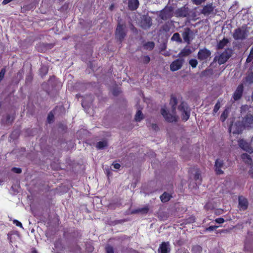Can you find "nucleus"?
I'll list each match as a JSON object with an SVG mask.
<instances>
[{"mask_svg": "<svg viewBox=\"0 0 253 253\" xmlns=\"http://www.w3.org/2000/svg\"><path fill=\"white\" fill-rule=\"evenodd\" d=\"M211 51L206 48L200 49L198 52L197 57L200 61H206L211 57Z\"/></svg>", "mask_w": 253, "mask_h": 253, "instance_id": "5", "label": "nucleus"}, {"mask_svg": "<svg viewBox=\"0 0 253 253\" xmlns=\"http://www.w3.org/2000/svg\"><path fill=\"white\" fill-rule=\"evenodd\" d=\"M170 245L169 242H163L159 248V253H169L170 252Z\"/></svg>", "mask_w": 253, "mask_h": 253, "instance_id": "13", "label": "nucleus"}, {"mask_svg": "<svg viewBox=\"0 0 253 253\" xmlns=\"http://www.w3.org/2000/svg\"><path fill=\"white\" fill-rule=\"evenodd\" d=\"M253 60V46L251 48L250 53L246 59V62L250 63Z\"/></svg>", "mask_w": 253, "mask_h": 253, "instance_id": "31", "label": "nucleus"}, {"mask_svg": "<svg viewBox=\"0 0 253 253\" xmlns=\"http://www.w3.org/2000/svg\"><path fill=\"white\" fill-rule=\"evenodd\" d=\"M177 104V100L175 97L171 96L169 102V105L171 108V113L166 110L165 107L161 109V113L165 118V120L168 122H173L176 121V117L175 115L176 106Z\"/></svg>", "mask_w": 253, "mask_h": 253, "instance_id": "2", "label": "nucleus"}, {"mask_svg": "<svg viewBox=\"0 0 253 253\" xmlns=\"http://www.w3.org/2000/svg\"><path fill=\"white\" fill-rule=\"evenodd\" d=\"M171 41H175L178 43L182 42V39L180 37V35L178 33H174L171 38Z\"/></svg>", "mask_w": 253, "mask_h": 253, "instance_id": "23", "label": "nucleus"}, {"mask_svg": "<svg viewBox=\"0 0 253 253\" xmlns=\"http://www.w3.org/2000/svg\"><path fill=\"white\" fill-rule=\"evenodd\" d=\"M193 35V31L189 28H184L182 33V36L184 42L187 44H190L193 39L192 36Z\"/></svg>", "mask_w": 253, "mask_h": 253, "instance_id": "7", "label": "nucleus"}, {"mask_svg": "<svg viewBox=\"0 0 253 253\" xmlns=\"http://www.w3.org/2000/svg\"><path fill=\"white\" fill-rule=\"evenodd\" d=\"M143 62L145 64L149 63L150 61V58L148 56H144L142 57Z\"/></svg>", "mask_w": 253, "mask_h": 253, "instance_id": "36", "label": "nucleus"}, {"mask_svg": "<svg viewBox=\"0 0 253 253\" xmlns=\"http://www.w3.org/2000/svg\"><path fill=\"white\" fill-rule=\"evenodd\" d=\"M173 14L172 9L171 7H166L162 10L159 14V17L164 20L170 18Z\"/></svg>", "mask_w": 253, "mask_h": 253, "instance_id": "6", "label": "nucleus"}, {"mask_svg": "<svg viewBox=\"0 0 253 253\" xmlns=\"http://www.w3.org/2000/svg\"><path fill=\"white\" fill-rule=\"evenodd\" d=\"M184 62L182 58H178L173 61L170 65V70L174 72L180 69Z\"/></svg>", "mask_w": 253, "mask_h": 253, "instance_id": "9", "label": "nucleus"}, {"mask_svg": "<svg viewBox=\"0 0 253 253\" xmlns=\"http://www.w3.org/2000/svg\"><path fill=\"white\" fill-rule=\"evenodd\" d=\"M214 7L212 3L208 4L203 7L202 13L205 15H209L213 13Z\"/></svg>", "mask_w": 253, "mask_h": 253, "instance_id": "14", "label": "nucleus"}, {"mask_svg": "<svg viewBox=\"0 0 253 253\" xmlns=\"http://www.w3.org/2000/svg\"><path fill=\"white\" fill-rule=\"evenodd\" d=\"M152 128L155 130H157L158 128V126L156 124L152 125Z\"/></svg>", "mask_w": 253, "mask_h": 253, "instance_id": "46", "label": "nucleus"}, {"mask_svg": "<svg viewBox=\"0 0 253 253\" xmlns=\"http://www.w3.org/2000/svg\"><path fill=\"white\" fill-rule=\"evenodd\" d=\"M152 20L150 17L145 18L141 22V26L144 29H149L152 25Z\"/></svg>", "mask_w": 253, "mask_h": 253, "instance_id": "20", "label": "nucleus"}, {"mask_svg": "<svg viewBox=\"0 0 253 253\" xmlns=\"http://www.w3.org/2000/svg\"><path fill=\"white\" fill-rule=\"evenodd\" d=\"M171 197V194L165 192L160 196V199L163 203H166L168 202Z\"/></svg>", "mask_w": 253, "mask_h": 253, "instance_id": "22", "label": "nucleus"}, {"mask_svg": "<svg viewBox=\"0 0 253 253\" xmlns=\"http://www.w3.org/2000/svg\"><path fill=\"white\" fill-rule=\"evenodd\" d=\"M115 35L116 38L119 40L120 42H122L126 35V32H125V28L123 25H121L120 24H118L116 30Z\"/></svg>", "mask_w": 253, "mask_h": 253, "instance_id": "8", "label": "nucleus"}, {"mask_svg": "<svg viewBox=\"0 0 253 253\" xmlns=\"http://www.w3.org/2000/svg\"><path fill=\"white\" fill-rule=\"evenodd\" d=\"M108 145L107 142L105 140L99 141L97 143L96 147L98 149H103Z\"/></svg>", "mask_w": 253, "mask_h": 253, "instance_id": "25", "label": "nucleus"}, {"mask_svg": "<svg viewBox=\"0 0 253 253\" xmlns=\"http://www.w3.org/2000/svg\"><path fill=\"white\" fill-rule=\"evenodd\" d=\"M12 170L17 173H20L22 171L21 169L19 168H14L12 169Z\"/></svg>", "mask_w": 253, "mask_h": 253, "instance_id": "42", "label": "nucleus"}, {"mask_svg": "<svg viewBox=\"0 0 253 253\" xmlns=\"http://www.w3.org/2000/svg\"><path fill=\"white\" fill-rule=\"evenodd\" d=\"M194 178L195 180H199L200 181H201V175L198 172H196V173H195Z\"/></svg>", "mask_w": 253, "mask_h": 253, "instance_id": "39", "label": "nucleus"}, {"mask_svg": "<svg viewBox=\"0 0 253 253\" xmlns=\"http://www.w3.org/2000/svg\"><path fill=\"white\" fill-rule=\"evenodd\" d=\"M249 174L251 175L252 177H253V169L250 170L249 171Z\"/></svg>", "mask_w": 253, "mask_h": 253, "instance_id": "47", "label": "nucleus"}, {"mask_svg": "<svg viewBox=\"0 0 253 253\" xmlns=\"http://www.w3.org/2000/svg\"><path fill=\"white\" fill-rule=\"evenodd\" d=\"M189 63L192 68H195L198 64V61L195 59H192L189 60Z\"/></svg>", "mask_w": 253, "mask_h": 253, "instance_id": "32", "label": "nucleus"}, {"mask_svg": "<svg viewBox=\"0 0 253 253\" xmlns=\"http://www.w3.org/2000/svg\"><path fill=\"white\" fill-rule=\"evenodd\" d=\"M187 220H188L187 223H192L195 221V218L193 216H191V217H189L187 219Z\"/></svg>", "mask_w": 253, "mask_h": 253, "instance_id": "43", "label": "nucleus"}, {"mask_svg": "<svg viewBox=\"0 0 253 253\" xmlns=\"http://www.w3.org/2000/svg\"><path fill=\"white\" fill-rule=\"evenodd\" d=\"M82 106H83V107H84V102H83V103H82Z\"/></svg>", "mask_w": 253, "mask_h": 253, "instance_id": "50", "label": "nucleus"}, {"mask_svg": "<svg viewBox=\"0 0 253 253\" xmlns=\"http://www.w3.org/2000/svg\"><path fill=\"white\" fill-rule=\"evenodd\" d=\"M143 115L140 110H138L135 116V120L137 122H140L143 119Z\"/></svg>", "mask_w": 253, "mask_h": 253, "instance_id": "27", "label": "nucleus"}, {"mask_svg": "<svg viewBox=\"0 0 253 253\" xmlns=\"http://www.w3.org/2000/svg\"><path fill=\"white\" fill-rule=\"evenodd\" d=\"M242 159L246 163L251 164L252 163V160L250 155L246 153L243 154L241 155Z\"/></svg>", "mask_w": 253, "mask_h": 253, "instance_id": "24", "label": "nucleus"}, {"mask_svg": "<svg viewBox=\"0 0 253 253\" xmlns=\"http://www.w3.org/2000/svg\"><path fill=\"white\" fill-rule=\"evenodd\" d=\"M239 145L240 147L243 150L251 153L253 152V150L249 147V145L247 142L244 140H240L239 141Z\"/></svg>", "mask_w": 253, "mask_h": 253, "instance_id": "16", "label": "nucleus"}, {"mask_svg": "<svg viewBox=\"0 0 253 253\" xmlns=\"http://www.w3.org/2000/svg\"><path fill=\"white\" fill-rule=\"evenodd\" d=\"M163 54L165 56H169V54L168 52L164 53Z\"/></svg>", "mask_w": 253, "mask_h": 253, "instance_id": "48", "label": "nucleus"}, {"mask_svg": "<svg viewBox=\"0 0 253 253\" xmlns=\"http://www.w3.org/2000/svg\"><path fill=\"white\" fill-rule=\"evenodd\" d=\"M192 53L191 49L188 47H184L178 54L177 57L181 58L183 57H186Z\"/></svg>", "mask_w": 253, "mask_h": 253, "instance_id": "18", "label": "nucleus"}, {"mask_svg": "<svg viewBox=\"0 0 253 253\" xmlns=\"http://www.w3.org/2000/svg\"><path fill=\"white\" fill-rule=\"evenodd\" d=\"M217 227H218L217 226H210V227L207 228L206 230V231H211L215 230Z\"/></svg>", "mask_w": 253, "mask_h": 253, "instance_id": "38", "label": "nucleus"}, {"mask_svg": "<svg viewBox=\"0 0 253 253\" xmlns=\"http://www.w3.org/2000/svg\"><path fill=\"white\" fill-rule=\"evenodd\" d=\"M188 10L187 8L185 7L177 9L175 12V14L176 16L181 17H186L188 15Z\"/></svg>", "mask_w": 253, "mask_h": 253, "instance_id": "15", "label": "nucleus"}, {"mask_svg": "<svg viewBox=\"0 0 253 253\" xmlns=\"http://www.w3.org/2000/svg\"><path fill=\"white\" fill-rule=\"evenodd\" d=\"M228 42V40L226 39H223L220 41L217 44V47L218 49H222Z\"/></svg>", "mask_w": 253, "mask_h": 253, "instance_id": "26", "label": "nucleus"}, {"mask_svg": "<svg viewBox=\"0 0 253 253\" xmlns=\"http://www.w3.org/2000/svg\"><path fill=\"white\" fill-rule=\"evenodd\" d=\"M220 107V102L219 101H218L215 105L214 107V109H213V113H216V112H217V111L219 110V108Z\"/></svg>", "mask_w": 253, "mask_h": 253, "instance_id": "34", "label": "nucleus"}, {"mask_svg": "<svg viewBox=\"0 0 253 253\" xmlns=\"http://www.w3.org/2000/svg\"><path fill=\"white\" fill-rule=\"evenodd\" d=\"M155 46V43L153 42H149L144 44V47L146 49L152 50Z\"/></svg>", "mask_w": 253, "mask_h": 253, "instance_id": "28", "label": "nucleus"}, {"mask_svg": "<svg viewBox=\"0 0 253 253\" xmlns=\"http://www.w3.org/2000/svg\"><path fill=\"white\" fill-rule=\"evenodd\" d=\"M251 106L248 105H242L240 108V112L242 116V126L246 128H253V113L248 112Z\"/></svg>", "mask_w": 253, "mask_h": 253, "instance_id": "1", "label": "nucleus"}, {"mask_svg": "<svg viewBox=\"0 0 253 253\" xmlns=\"http://www.w3.org/2000/svg\"><path fill=\"white\" fill-rule=\"evenodd\" d=\"M32 253H37V252L34 250L32 252Z\"/></svg>", "mask_w": 253, "mask_h": 253, "instance_id": "49", "label": "nucleus"}, {"mask_svg": "<svg viewBox=\"0 0 253 253\" xmlns=\"http://www.w3.org/2000/svg\"><path fill=\"white\" fill-rule=\"evenodd\" d=\"M13 223H14L17 226H19V227H22V223L20 222H19V221L17 220H15V219L14 220H13Z\"/></svg>", "mask_w": 253, "mask_h": 253, "instance_id": "41", "label": "nucleus"}, {"mask_svg": "<svg viewBox=\"0 0 253 253\" xmlns=\"http://www.w3.org/2000/svg\"><path fill=\"white\" fill-rule=\"evenodd\" d=\"M243 88L244 87L243 84H240L238 86L233 94V98L234 100H238L241 98L243 94Z\"/></svg>", "mask_w": 253, "mask_h": 253, "instance_id": "12", "label": "nucleus"}, {"mask_svg": "<svg viewBox=\"0 0 253 253\" xmlns=\"http://www.w3.org/2000/svg\"><path fill=\"white\" fill-rule=\"evenodd\" d=\"M239 205L242 210H246L248 206L247 200L244 197H240L239 198Z\"/></svg>", "mask_w": 253, "mask_h": 253, "instance_id": "17", "label": "nucleus"}, {"mask_svg": "<svg viewBox=\"0 0 253 253\" xmlns=\"http://www.w3.org/2000/svg\"><path fill=\"white\" fill-rule=\"evenodd\" d=\"M113 167L116 169H120L121 166L119 164L116 163L113 165Z\"/></svg>", "mask_w": 253, "mask_h": 253, "instance_id": "45", "label": "nucleus"}, {"mask_svg": "<svg viewBox=\"0 0 253 253\" xmlns=\"http://www.w3.org/2000/svg\"><path fill=\"white\" fill-rule=\"evenodd\" d=\"M106 251L107 253H114V249L110 246H108L106 247Z\"/></svg>", "mask_w": 253, "mask_h": 253, "instance_id": "37", "label": "nucleus"}, {"mask_svg": "<svg viewBox=\"0 0 253 253\" xmlns=\"http://www.w3.org/2000/svg\"><path fill=\"white\" fill-rule=\"evenodd\" d=\"M215 222L217 223H222L224 222V219L223 218H218L215 219Z\"/></svg>", "mask_w": 253, "mask_h": 253, "instance_id": "40", "label": "nucleus"}, {"mask_svg": "<svg viewBox=\"0 0 253 253\" xmlns=\"http://www.w3.org/2000/svg\"><path fill=\"white\" fill-rule=\"evenodd\" d=\"M205 0H193L194 3L197 5L201 4L202 2L204 1Z\"/></svg>", "mask_w": 253, "mask_h": 253, "instance_id": "44", "label": "nucleus"}, {"mask_svg": "<svg viewBox=\"0 0 253 253\" xmlns=\"http://www.w3.org/2000/svg\"><path fill=\"white\" fill-rule=\"evenodd\" d=\"M224 163L222 160L217 159L215 162V170L216 173L217 174H221L223 173V171L221 169L224 168Z\"/></svg>", "mask_w": 253, "mask_h": 253, "instance_id": "11", "label": "nucleus"}, {"mask_svg": "<svg viewBox=\"0 0 253 253\" xmlns=\"http://www.w3.org/2000/svg\"><path fill=\"white\" fill-rule=\"evenodd\" d=\"M232 50L231 49H226L221 54L216 55L213 62L211 65H212L214 62H217L219 65L225 63L231 56Z\"/></svg>", "mask_w": 253, "mask_h": 253, "instance_id": "3", "label": "nucleus"}, {"mask_svg": "<svg viewBox=\"0 0 253 253\" xmlns=\"http://www.w3.org/2000/svg\"><path fill=\"white\" fill-rule=\"evenodd\" d=\"M139 5L138 0H128V7L129 9L134 10L136 9Z\"/></svg>", "mask_w": 253, "mask_h": 253, "instance_id": "19", "label": "nucleus"}, {"mask_svg": "<svg viewBox=\"0 0 253 253\" xmlns=\"http://www.w3.org/2000/svg\"><path fill=\"white\" fill-rule=\"evenodd\" d=\"M162 29L165 32H168L170 30L169 24V22L165 23L162 27Z\"/></svg>", "mask_w": 253, "mask_h": 253, "instance_id": "33", "label": "nucleus"}, {"mask_svg": "<svg viewBox=\"0 0 253 253\" xmlns=\"http://www.w3.org/2000/svg\"><path fill=\"white\" fill-rule=\"evenodd\" d=\"M233 37L236 40H243L246 38L247 34L244 29L238 28L235 30Z\"/></svg>", "mask_w": 253, "mask_h": 253, "instance_id": "10", "label": "nucleus"}, {"mask_svg": "<svg viewBox=\"0 0 253 253\" xmlns=\"http://www.w3.org/2000/svg\"><path fill=\"white\" fill-rule=\"evenodd\" d=\"M53 118H54L53 114L51 112H50V113H49V114L48 115V117H47L48 122L49 123H51V122H52L53 120Z\"/></svg>", "mask_w": 253, "mask_h": 253, "instance_id": "35", "label": "nucleus"}, {"mask_svg": "<svg viewBox=\"0 0 253 253\" xmlns=\"http://www.w3.org/2000/svg\"><path fill=\"white\" fill-rule=\"evenodd\" d=\"M149 209L148 207L145 206L142 208H138L136 210H132L131 212L132 214H135V213H141L144 214V213H147L149 211Z\"/></svg>", "mask_w": 253, "mask_h": 253, "instance_id": "21", "label": "nucleus"}, {"mask_svg": "<svg viewBox=\"0 0 253 253\" xmlns=\"http://www.w3.org/2000/svg\"><path fill=\"white\" fill-rule=\"evenodd\" d=\"M178 110L181 112L182 120L184 121H187L190 116V109L187 104L184 102H181L178 106Z\"/></svg>", "mask_w": 253, "mask_h": 253, "instance_id": "4", "label": "nucleus"}, {"mask_svg": "<svg viewBox=\"0 0 253 253\" xmlns=\"http://www.w3.org/2000/svg\"><path fill=\"white\" fill-rule=\"evenodd\" d=\"M202 251V248L200 246L196 245L193 247L192 250V253H200Z\"/></svg>", "mask_w": 253, "mask_h": 253, "instance_id": "30", "label": "nucleus"}, {"mask_svg": "<svg viewBox=\"0 0 253 253\" xmlns=\"http://www.w3.org/2000/svg\"><path fill=\"white\" fill-rule=\"evenodd\" d=\"M229 112L228 110L225 109L222 113L220 116V120L222 122H224L228 117Z\"/></svg>", "mask_w": 253, "mask_h": 253, "instance_id": "29", "label": "nucleus"}]
</instances>
